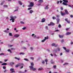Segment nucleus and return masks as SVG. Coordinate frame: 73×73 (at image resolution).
I'll return each instance as SVG.
<instances>
[{
    "instance_id": "37998d69",
    "label": "nucleus",
    "mask_w": 73,
    "mask_h": 73,
    "mask_svg": "<svg viewBox=\"0 0 73 73\" xmlns=\"http://www.w3.org/2000/svg\"><path fill=\"white\" fill-rule=\"evenodd\" d=\"M42 63L43 64H45V61L42 60Z\"/></svg>"
},
{
    "instance_id": "7ed1b4c3",
    "label": "nucleus",
    "mask_w": 73,
    "mask_h": 73,
    "mask_svg": "<svg viewBox=\"0 0 73 73\" xmlns=\"http://www.w3.org/2000/svg\"><path fill=\"white\" fill-rule=\"evenodd\" d=\"M51 46H55V47H57L58 46V45L55 44V43H52L51 44Z\"/></svg>"
},
{
    "instance_id": "69168bd1",
    "label": "nucleus",
    "mask_w": 73,
    "mask_h": 73,
    "mask_svg": "<svg viewBox=\"0 0 73 73\" xmlns=\"http://www.w3.org/2000/svg\"><path fill=\"white\" fill-rule=\"evenodd\" d=\"M7 61H8V59L5 60H4L5 62H7Z\"/></svg>"
},
{
    "instance_id": "bb28decb",
    "label": "nucleus",
    "mask_w": 73,
    "mask_h": 73,
    "mask_svg": "<svg viewBox=\"0 0 73 73\" xmlns=\"http://www.w3.org/2000/svg\"><path fill=\"white\" fill-rule=\"evenodd\" d=\"M9 36H13V35H12V33H9Z\"/></svg>"
},
{
    "instance_id": "4468645a",
    "label": "nucleus",
    "mask_w": 73,
    "mask_h": 73,
    "mask_svg": "<svg viewBox=\"0 0 73 73\" xmlns=\"http://www.w3.org/2000/svg\"><path fill=\"white\" fill-rule=\"evenodd\" d=\"M18 65H19V66H24V64L23 63H19Z\"/></svg>"
},
{
    "instance_id": "ddd939ff",
    "label": "nucleus",
    "mask_w": 73,
    "mask_h": 73,
    "mask_svg": "<svg viewBox=\"0 0 73 73\" xmlns=\"http://www.w3.org/2000/svg\"><path fill=\"white\" fill-rule=\"evenodd\" d=\"M16 9L14 11V12H17V11H18V9H19L18 7H17L16 8Z\"/></svg>"
},
{
    "instance_id": "6e6d98bb",
    "label": "nucleus",
    "mask_w": 73,
    "mask_h": 73,
    "mask_svg": "<svg viewBox=\"0 0 73 73\" xmlns=\"http://www.w3.org/2000/svg\"><path fill=\"white\" fill-rule=\"evenodd\" d=\"M9 47H12V46H13V45H9Z\"/></svg>"
},
{
    "instance_id": "a211bd4d",
    "label": "nucleus",
    "mask_w": 73,
    "mask_h": 73,
    "mask_svg": "<svg viewBox=\"0 0 73 73\" xmlns=\"http://www.w3.org/2000/svg\"><path fill=\"white\" fill-rule=\"evenodd\" d=\"M4 32H5V33H9V31H7V30H5L4 31Z\"/></svg>"
},
{
    "instance_id": "4c0bfd02",
    "label": "nucleus",
    "mask_w": 73,
    "mask_h": 73,
    "mask_svg": "<svg viewBox=\"0 0 73 73\" xmlns=\"http://www.w3.org/2000/svg\"><path fill=\"white\" fill-rule=\"evenodd\" d=\"M52 19H53V20H55V19H56V17H52Z\"/></svg>"
},
{
    "instance_id": "ea45409f",
    "label": "nucleus",
    "mask_w": 73,
    "mask_h": 73,
    "mask_svg": "<svg viewBox=\"0 0 73 73\" xmlns=\"http://www.w3.org/2000/svg\"><path fill=\"white\" fill-rule=\"evenodd\" d=\"M12 22L13 23L15 22V20H14V19H13V18L12 19Z\"/></svg>"
},
{
    "instance_id": "5fc2aeb1",
    "label": "nucleus",
    "mask_w": 73,
    "mask_h": 73,
    "mask_svg": "<svg viewBox=\"0 0 73 73\" xmlns=\"http://www.w3.org/2000/svg\"><path fill=\"white\" fill-rule=\"evenodd\" d=\"M1 55H4V54L3 53H1L0 54V56Z\"/></svg>"
},
{
    "instance_id": "412c9836",
    "label": "nucleus",
    "mask_w": 73,
    "mask_h": 73,
    "mask_svg": "<svg viewBox=\"0 0 73 73\" xmlns=\"http://www.w3.org/2000/svg\"><path fill=\"white\" fill-rule=\"evenodd\" d=\"M38 2L40 3H41L42 2H43V1L42 0H39L38 1Z\"/></svg>"
},
{
    "instance_id": "0eeeda50",
    "label": "nucleus",
    "mask_w": 73,
    "mask_h": 73,
    "mask_svg": "<svg viewBox=\"0 0 73 73\" xmlns=\"http://www.w3.org/2000/svg\"><path fill=\"white\" fill-rule=\"evenodd\" d=\"M56 21H57V24H59V22L60 21V19L58 18H57L56 19Z\"/></svg>"
},
{
    "instance_id": "b1692460",
    "label": "nucleus",
    "mask_w": 73,
    "mask_h": 73,
    "mask_svg": "<svg viewBox=\"0 0 73 73\" xmlns=\"http://www.w3.org/2000/svg\"><path fill=\"white\" fill-rule=\"evenodd\" d=\"M10 65H14L15 64V63L13 62H11L10 63Z\"/></svg>"
},
{
    "instance_id": "13d9d810",
    "label": "nucleus",
    "mask_w": 73,
    "mask_h": 73,
    "mask_svg": "<svg viewBox=\"0 0 73 73\" xmlns=\"http://www.w3.org/2000/svg\"><path fill=\"white\" fill-rule=\"evenodd\" d=\"M11 16H10V18H11V19H10V21H11V20H12V18H11Z\"/></svg>"
},
{
    "instance_id": "864d4df0",
    "label": "nucleus",
    "mask_w": 73,
    "mask_h": 73,
    "mask_svg": "<svg viewBox=\"0 0 73 73\" xmlns=\"http://www.w3.org/2000/svg\"><path fill=\"white\" fill-rule=\"evenodd\" d=\"M25 29H26V27H23L22 28V29L23 30H25Z\"/></svg>"
},
{
    "instance_id": "8fccbe9b",
    "label": "nucleus",
    "mask_w": 73,
    "mask_h": 73,
    "mask_svg": "<svg viewBox=\"0 0 73 73\" xmlns=\"http://www.w3.org/2000/svg\"><path fill=\"white\" fill-rule=\"evenodd\" d=\"M19 73H24V72L20 71L19 72Z\"/></svg>"
},
{
    "instance_id": "603ef678",
    "label": "nucleus",
    "mask_w": 73,
    "mask_h": 73,
    "mask_svg": "<svg viewBox=\"0 0 73 73\" xmlns=\"http://www.w3.org/2000/svg\"><path fill=\"white\" fill-rule=\"evenodd\" d=\"M47 50L48 52H50V50H49V49H47Z\"/></svg>"
},
{
    "instance_id": "6ab92c4d",
    "label": "nucleus",
    "mask_w": 73,
    "mask_h": 73,
    "mask_svg": "<svg viewBox=\"0 0 73 73\" xmlns=\"http://www.w3.org/2000/svg\"><path fill=\"white\" fill-rule=\"evenodd\" d=\"M48 39H49V37H48V36L46 37H44V39L45 40H47Z\"/></svg>"
},
{
    "instance_id": "9d476101",
    "label": "nucleus",
    "mask_w": 73,
    "mask_h": 73,
    "mask_svg": "<svg viewBox=\"0 0 73 73\" xmlns=\"http://www.w3.org/2000/svg\"><path fill=\"white\" fill-rule=\"evenodd\" d=\"M45 21V18H43L42 19V23H44V22Z\"/></svg>"
},
{
    "instance_id": "1a4fd4ad",
    "label": "nucleus",
    "mask_w": 73,
    "mask_h": 73,
    "mask_svg": "<svg viewBox=\"0 0 73 73\" xmlns=\"http://www.w3.org/2000/svg\"><path fill=\"white\" fill-rule=\"evenodd\" d=\"M49 5H47L46 6V7L44 8L45 9H48L49 8V7H48Z\"/></svg>"
},
{
    "instance_id": "bf43d9fd",
    "label": "nucleus",
    "mask_w": 73,
    "mask_h": 73,
    "mask_svg": "<svg viewBox=\"0 0 73 73\" xmlns=\"http://www.w3.org/2000/svg\"><path fill=\"white\" fill-rule=\"evenodd\" d=\"M3 6L4 7H8V5H4Z\"/></svg>"
},
{
    "instance_id": "e2e57ef3",
    "label": "nucleus",
    "mask_w": 73,
    "mask_h": 73,
    "mask_svg": "<svg viewBox=\"0 0 73 73\" xmlns=\"http://www.w3.org/2000/svg\"><path fill=\"white\" fill-rule=\"evenodd\" d=\"M32 9V8L30 7V8H29L28 9V10H30V9Z\"/></svg>"
},
{
    "instance_id": "9b49d317",
    "label": "nucleus",
    "mask_w": 73,
    "mask_h": 73,
    "mask_svg": "<svg viewBox=\"0 0 73 73\" xmlns=\"http://www.w3.org/2000/svg\"><path fill=\"white\" fill-rule=\"evenodd\" d=\"M65 13L67 14V15H68V14H69V13H68V11H67V10H65Z\"/></svg>"
},
{
    "instance_id": "4d7b16f0",
    "label": "nucleus",
    "mask_w": 73,
    "mask_h": 73,
    "mask_svg": "<svg viewBox=\"0 0 73 73\" xmlns=\"http://www.w3.org/2000/svg\"><path fill=\"white\" fill-rule=\"evenodd\" d=\"M63 49H64V50H66V47H63Z\"/></svg>"
},
{
    "instance_id": "39448f33",
    "label": "nucleus",
    "mask_w": 73,
    "mask_h": 73,
    "mask_svg": "<svg viewBox=\"0 0 73 73\" xmlns=\"http://www.w3.org/2000/svg\"><path fill=\"white\" fill-rule=\"evenodd\" d=\"M19 36H20V35L17 34H16L14 36L15 37H16V38H18Z\"/></svg>"
},
{
    "instance_id": "774afa93",
    "label": "nucleus",
    "mask_w": 73,
    "mask_h": 73,
    "mask_svg": "<svg viewBox=\"0 0 73 73\" xmlns=\"http://www.w3.org/2000/svg\"><path fill=\"white\" fill-rule=\"evenodd\" d=\"M7 51L8 52H11V50H10V49H9L7 50Z\"/></svg>"
},
{
    "instance_id": "c756f323",
    "label": "nucleus",
    "mask_w": 73,
    "mask_h": 73,
    "mask_svg": "<svg viewBox=\"0 0 73 73\" xmlns=\"http://www.w3.org/2000/svg\"><path fill=\"white\" fill-rule=\"evenodd\" d=\"M20 23L21 24H25V23H24V22L23 21H21Z\"/></svg>"
},
{
    "instance_id": "a18cd8bd",
    "label": "nucleus",
    "mask_w": 73,
    "mask_h": 73,
    "mask_svg": "<svg viewBox=\"0 0 73 73\" xmlns=\"http://www.w3.org/2000/svg\"><path fill=\"white\" fill-rule=\"evenodd\" d=\"M30 49L31 50H33V48L32 47H30Z\"/></svg>"
},
{
    "instance_id": "680f3d73",
    "label": "nucleus",
    "mask_w": 73,
    "mask_h": 73,
    "mask_svg": "<svg viewBox=\"0 0 73 73\" xmlns=\"http://www.w3.org/2000/svg\"><path fill=\"white\" fill-rule=\"evenodd\" d=\"M42 68H39L38 69V70H42Z\"/></svg>"
},
{
    "instance_id": "473e14b6",
    "label": "nucleus",
    "mask_w": 73,
    "mask_h": 73,
    "mask_svg": "<svg viewBox=\"0 0 73 73\" xmlns=\"http://www.w3.org/2000/svg\"><path fill=\"white\" fill-rule=\"evenodd\" d=\"M69 63H66L63 64V65H68Z\"/></svg>"
},
{
    "instance_id": "cd10ccee",
    "label": "nucleus",
    "mask_w": 73,
    "mask_h": 73,
    "mask_svg": "<svg viewBox=\"0 0 73 73\" xmlns=\"http://www.w3.org/2000/svg\"><path fill=\"white\" fill-rule=\"evenodd\" d=\"M63 5H65L67 6L68 5V4L67 3H64V2L63 3Z\"/></svg>"
},
{
    "instance_id": "5701e85b",
    "label": "nucleus",
    "mask_w": 73,
    "mask_h": 73,
    "mask_svg": "<svg viewBox=\"0 0 73 73\" xmlns=\"http://www.w3.org/2000/svg\"><path fill=\"white\" fill-rule=\"evenodd\" d=\"M7 65V63H3L2 64V65Z\"/></svg>"
},
{
    "instance_id": "e433bc0d",
    "label": "nucleus",
    "mask_w": 73,
    "mask_h": 73,
    "mask_svg": "<svg viewBox=\"0 0 73 73\" xmlns=\"http://www.w3.org/2000/svg\"><path fill=\"white\" fill-rule=\"evenodd\" d=\"M45 41H46V40H45V39H44V40L41 41V42H44Z\"/></svg>"
},
{
    "instance_id": "09e8293b",
    "label": "nucleus",
    "mask_w": 73,
    "mask_h": 73,
    "mask_svg": "<svg viewBox=\"0 0 73 73\" xmlns=\"http://www.w3.org/2000/svg\"><path fill=\"white\" fill-rule=\"evenodd\" d=\"M61 42H64V39H62L61 41Z\"/></svg>"
},
{
    "instance_id": "0e129e2a",
    "label": "nucleus",
    "mask_w": 73,
    "mask_h": 73,
    "mask_svg": "<svg viewBox=\"0 0 73 73\" xmlns=\"http://www.w3.org/2000/svg\"><path fill=\"white\" fill-rule=\"evenodd\" d=\"M60 55L61 56H62V53H61L60 54Z\"/></svg>"
},
{
    "instance_id": "20e7f679",
    "label": "nucleus",
    "mask_w": 73,
    "mask_h": 73,
    "mask_svg": "<svg viewBox=\"0 0 73 73\" xmlns=\"http://www.w3.org/2000/svg\"><path fill=\"white\" fill-rule=\"evenodd\" d=\"M10 71H11V73H13L14 72H15V71L14 70V69L11 68L10 70Z\"/></svg>"
},
{
    "instance_id": "2eb2a0df",
    "label": "nucleus",
    "mask_w": 73,
    "mask_h": 73,
    "mask_svg": "<svg viewBox=\"0 0 73 73\" xmlns=\"http://www.w3.org/2000/svg\"><path fill=\"white\" fill-rule=\"evenodd\" d=\"M50 63L52 64H54V62L53 61V60H51Z\"/></svg>"
},
{
    "instance_id": "f03ea898",
    "label": "nucleus",
    "mask_w": 73,
    "mask_h": 73,
    "mask_svg": "<svg viewBox=\"0 0 73 73\" xmlns=\"http://www.w3.org/2000/svg\"><path fill=\"white\" fill-rule=\"evenodd\" d=\"M34 6V3L31 2L30 3V5L28 6V7H32Z\"/></svg>"
},
{
    "instance_id": "423d86ee",
    "label": "nucleus",
    "mask_w": 73,
    "mask_h": 73,
    "mask_svg": "<svg viewBox=\"0 0 73 73\" xmlns=\"http://www.w3.org/2000/svg\"><path fill=\"white\" fill-rule=\"evenodd\" d=\"M52 25H54V23H53L52 22H51L50 24L48 25V26H50Z\"/></svg>"
},
{
    "instance_id": "f8f14e48",
    "label": "nucleus",
    "mask_w": 73,
    "mask_h": 73,
    "mask_svg": "<svg viewBox=\"0 0 73 73\" xmlns=\"http://www.w3.org/2000/svg\"><path fill=\"white\" fill-rule=\"evenodd\" d=\"M11 18L13 19H16L17 18V17L15 16L14 17H13V16H11Z\"/></svg>"
},
{
    "instance_id": "72a5a7b5",
    "label": "nucleus",
    "mask_w": 73,
    "mask_h": 73,
    "mask_svg": "<svg viewBox=\"0 0 73 73\" xmlns=\"http://www.w3.org/2000/svg\"><path fill=\"white\" fill-rule=\"evenodd\" d=\"M15 49H16L15 48H11V50H15Z\"/></svg>"
},
{
    "instance_id": "393cba45",
    "label": "nucleus",
    "mask_w": 73,
    "mask_h": 73,
    "mask_svg": "<svg viewBox=\"0 0 73 73\" xmlns=\"http://www.w3.org/2000/svg\"><path fill=\"white\" fill-rule=\"evenodd\" d=\"M70 34H71V33L68 32L66 33V35H70Z\"/></svg>"
},
{
    "instance_id": "6e6552de",
    "label": "nucleus",
    "mask_w": 73,
    "mask_h": 73,
    "mask_svg": "<svg viewBox=\"0 0 73 73\" xmlns=\"http://www.w3.org/2000/svg\"><path fill=\"white\" fill-rule=\"evenodd\" d=\"M61 14L62 16H63L64 15H66V13H63L62 12V11L61 12Z\"/></svg>"
},
{
    "instance_id": "7c9ffc66",
    "label": "nucleus",
    "mask_w": 73,
    "mask_h": 73,
    "mask_svg": "<svg viewBox=\"0 0 73 73\" xmlns=\"http://www.w3.org/2000/svg\"><path fill=\"white\" fill-rule=\"evenodd\" d=\"M57 50L59 52L60 50V48H57Z\"/></svg>"
},
{
    "instance_id": "dca6fc26",
    "label": "nucleus",
    "mask_w": 73,
    "mask_h": 73,
    "mask_svg": "<svg viewBox=\"0 0 73 73\" xmlns=\"http://www.w3.org/2000/svg\"><path fill=\"white\" fill-rule=\"evenodd\" d=\"M59 37H60V38H63V37H64V35H59Z\"/></svg>"
},
{
    "instance_id": "58836bf2",
    "label": "nucleus",
    "mask_w": 73,
    "mask_h": 73,
    "mask_svg": "<svg viewBox=\"0 0 73 73\" xmlns=\"http://www.w3.org/2000/svg\"><path fill=\"white\" fill-rule=\"evenodd\" d=\"M24 60H25V61H29V60L26 58L24 59Z\"/></svg>"
},
{
    "instance_id": "c03bdc74",
    "label": "nucleus",
    "mask_w": 73,
    "mask_h": 73,
    "mask_svg": "<svg viewBox=\"0 0 73 73\" xmlns=\"http://www.w3.org/2000/svg\"><path fill=\"white\" fill-rule=\"evenodd\" d=\"M53 68H54V69H56V66H53Z\"/></svg>"
},
{
    "instance_id": "338daca9",
    "label": "nucleus",
    "mask_w": 73,
    "mask_h": 73,
    "mask_svg": "<svg viewBox=\"0 0 73 73\" xmlns=\"http://www.w3.org/2000/svg\"><path fill=\"white\" fill-rule=\"evenodd\" d=\"M9 29L8 28H7V31H9Z\"/></svg>"
},
{
    "instance_id": "f257e3e1",
    "label": "nucleus",
    "mask_w": 73,
    "mask_h": 73,
    "mask_svg": "<svg viewBox=\"0 0 73 73\" xmlns=\"http://www.w3.org/2000/svg\"><path fill=\"white\" fill-rule=\"evenodd\" d=\"M31 66H29V68H30V70H33V71H35V70H36V68H33V66L34 65V64L33 63H31Z\"/></svg>"
},
{
    "instance_id": "de8ad7c7",
    "label": "nucleus",
    "mask_w": 73,
    "mask_h": 73,
    "mask_svg": "<svg viewBox=\"0 0 73 73\" xmlns=\"http://www.w3.org/2000/svg\"><path fill=\"white\" fill-rule=\"evenodd\" d=\"M19 66L18 65H16L15 66V67H16V68H17V67H19Z\"/></svg>"
},
{
    "instance_id": "f3484780",
    "label": "nucleus",
    "mask_w": 73,
    "mask_h": 73,
    "mask_svg": "<svg viewBox=\"0 0 73 73\" xmlns=\"http://www.w3.org/2000/svg\"><path fill=\"white\" fill-rule=\"evenodd\" d=\"M34 12V11L33 10H30L29 11V13H31V14H32L33 12Z\"/></svg>"
},
{
    "instance_id": "4be33fe9",
    "label": "nucleus",
    "mask_w": 73,
    "mask_h": 73,
    "mask_svg": "<svg viewBox=\"0 0 73 73\" xmlns=\"http://www.w3.org/2000/svg\"><path fill=\"white\" fill-rule=\"evenodd\" d=\"M65 51L66 52H67V53H69V52L70 50L68 49H67Z\"/></svg>"
},
{
    "instance_id": "3c124183",
    "label": "nucleus",
    "mask_w": 73,
    "mask_h": 73,
    "mask_svg": "<svg viewBox=\"0 0 73 73\" xmlns=\"http://www.w3.org/2000/svg\"><path fill=\"white\" fill-rule=\"evenodd\" d=\"M3 69H6V67L3 66Z\"/></svg>"
},
{
    "instance_id": "2f4dec72",
    "label": "nucleus",
    "mask_w": 73,
    "mask_h": 73,
    "mask_svg": "<svg viewBox=\"0 0 73 73\" xmlns=\"http://www.w3.org/2000/svg\"><path fill=\"white\" fill-rule=\"evenodd\" d=\"M19 4L21 5H22V3L20 1H19Z\"/></svg>"
},
{
    "instance_id": "c9c22d12",
    "label": "nucleus",
    "mask_w": 73,
    "mask_h": 73,
    "mask_svg": "<svg viewBox=\"0 0 73 73\" xmlns=\"http://www.w3.org/2000/svg\"><path fill=\"white\" fill-rule=\"evenodd\" d=\"M15 59H17V60H20V58L16 57H15Z\"/></svg>"
},
{
    "instance_id": "a19ab883",
    "label": "nucleus",
    "mask_w": 73,
    "mask_h": 73,
    "mask_svg": "<svg viewBox=\"0 0 73 73\" xmlns=\"http://www.w3.org/2000/svg\"><path fill=\"white\" fill-rule=\"evenodd\" d=\"M34 58L33 57H30V59H31V60H34Z\"/></svg>"
},
{
    "instance_id": "49530a36",
    "label": "nucleus",
    "mask_w": 73,
    "mask_h": 73,
    "mask_svg": "<svg viewBox=\"0 0 73 73\" xmlns=\"http://www.w3.org/2000/svg\"><path fill=\"white\" fill-rule=\"evenodd\" d=\"M58 27L59 28H61V25L59 24L58 25Z\"/></svg>"
},
{
    "instance_id": "aec40b11",
    "label": "nucleus",
    "mask_w": 73,
    "mask_h": 73,
    "mask_svg": "<svg viewBox=\"0 0 73 73\" xmlns=\"http://www.w3.org/2000/svg\"><path fill=\"white\" fill-rule=\"evenodd\" d=\"M54 56L55 57H57V56H58V55L56 54L55 53L54 54Z\"/></svg>"
},
{
    "instance_id": "f704fd0d",
    "label": "nucleus",
    "mask_w": 73,
    "mask_h": 73,
    "mask_svg": "<svg viewBox=\"0 0 73 73\" xmlns=\"http://www.w3.org/2000/svg\"><path fill=\"white\" fill-rule=\"evenodd\" d=\"M25 54V53H23V52H21V53H20L19 54H20V55H21V54L24 55V54Z\"/></svg>"
},
{
    "instance_id": "052dcab7",
    "label": "nucleus",
    "mask_w": 73,
    "mask_h": 73,
    "mask_svg": "<svg viewBox=\"0 0 73 73\" xmlns=\"http://www.w3.org/2000/svg\"><path fill=\"white\" fill-rule=\"evenodd\" d=\"M3 4H4V2H2V3H1V5H3Z\"/></svg>"
},
{
    "instance_id": "c85d7f7f",
    "label": "nucleus",
    "mask_w": 73,
    "mask_h": 73,
    "mask_svg": "<svg viewBox=\"0 0 73 73\" xmlns=\"http://www.w3.org/2000/svg\"><path fill=\"white\" fill-rule=\"evenodd\" d=\"M63 1L65 3H68V1L66 0H63Z\"/></svg>"
},
{
    "instance_id": "a878e982",
    "label": "nucleus",
    "mask_w": 73,
    "mask_h": 73,
    "mask_svg": "<svg viewBox=\"0 0 73 73\" xmlns=\"http://www.w3.org/2000/svg\"><path fill=\"white\" fill-rule=\"evenodd\" d=\"M22 48L23 49H25V50H27V48L25 47H23Z\"/></svg>"
},
{
    "instance_id": "79ce46f5",
    "label": "nucleus",
    "mask_w": 73,
    "mask_h": 73,
    "mask_svg": "<svg viewBox=\"0 0 73 73\" xmlns=\"http://www.w3.org/2000/svg\"><path fill=\"white\" fill-rule=\"evenodd\" d=\"M45 61L46 62H47L48 61V60L47 59H46L45 60Z\"/></svg>"
}]
</instances>
